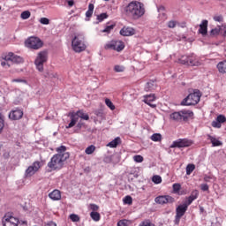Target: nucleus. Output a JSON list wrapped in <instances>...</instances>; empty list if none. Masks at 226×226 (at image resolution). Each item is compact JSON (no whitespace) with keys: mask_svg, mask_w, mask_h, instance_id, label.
<instances>
[{"mask_svg":"<svg viewBox=\"0 0 226 226\" xmlns=\"http://www.w3.org/2000/svg\"><path fill=\"white\" fill-rule=\"evenodd\" d=\"M124 13L125 17L132 20H139L146 14V8L144 4L139 1H132L124 7Z\"/></svg>","mask_w":226,"mask_h":226,"instance_id":"obj_1","label":"nucleus"},{"mask_svg":"<svg viewBox=\"0 0 226 226\" xmlns=\"http://www.w3.org/2000/svg\"><path fill=\"white\" fill-rule=\"evenodd\" d=\"M68 158H70V154H56L48 162V167L50 170H61Z\"/></svg>","mask_w":226,"mask_h":226,"instance_id":"obj_2","label":"nucleus"},{"mask_svg":"<svg viewBox=\"0 0 226 226\" xmlns=\"http://www.w3.org/2000/svg\"><path fill=\"white\" fill-rule=\"evenodd\" d=\"M11 63L20 64L21 63H24V58H22L20 56L15 55L13 52H9L3 56L1 65L7 69L11 66Z\"/></svg>","mask_w":226,"mask_h":226,"instance_id":"obj_3","label":"nucleus"},{"mask_svg":"<svg viewBox=\"0 0 226 226\" xmlns=\"http://www.w3.org/2000/svg\"><path fill=\"white\" fill-rule=\"evenodd\" d=\"M72 50L74 52H83L86 49V44L84 43V34H79L72 41Z\"/></svg>","mask_w":226,"mask_h":226,"instance_id":"obj_4","label":"nucleus"},{"mask_svg":"<svg viewBox=\"0 0 226 226\" xmlns=\"http://www.w3.org/2000/svg\"><path fill=\"white\" fill-rule=\"evenodd\" d=\"M200 91H195L194 93L190 94L187 97H185L182 102L181 105L183 106H190V105H197L199 102H200Z\"/></svg>","mask_w":226,"mask_h":226,"instance_id":"obj_5","label":"nucleus"},{"mask_svg":"<svg viewBox=\"0 0 226 226\" xmlns=\"http://www.w3.org/2000/svg\"><path fill=\"white\" fill-rule=\"evenodd\" d=\"M49 59V54L47 51H41L37 54V56L34 60V64L38 72H43V64L47 63Z\"/></svg>","mask_w":226,"mask_h":226,"instance_id":"obj_6","label":"nucleus"},{"mask_svg":"<svg viewBox=\"0 0 226 226\" xmlns=\"http://www.w3.org/2000/svg\"><path fill=\"white\" fill-rule=\"evenodd\" d=\"M2 223L4 226H24V224L20 223V220L11 215V214H5L2 219Z\"/></svg>","mask_w":226,"mask_h":226,"instance_id":"obj_7","label":"nucleus"},{"mask_svg":"<svg viewBox=\"0 0 226 226\" xmlns=\"http://www.w3.org/2000/svg\"><path fill=\"white\" fill-rule=\"evenodd\" d=\"M26 46L28 49H34V50H38V49H41L43 46V42H41V40L37 37H30L26 41Z\"/></svg>","mask_w":226,"mask_h":226,"instance_id":"obj_8","label":"nucleus"},{"mask_svg":"<svg viewBox=\"0 0 226 226\" xmlns=\"http://www.w3.org/2000/svg\"><path fill=\"white\" fill-rule=\"evenodd\" d=\"M193 144V141L188 139H178L170 145V148L174 149V147H190Z\"/></svg>","mask_w":226,"mask_h":226,"instance_id":"obj_9","label":"nucleus"},{"mask_svg":"<svg viewBox=\"0 0 226 226\" xmlns=\"http://www.w3.org/2000/svg\"><path fill=\"white\" fill-rule=\"evenodd\" d=\"M41 169V163L39 161L34 162L25 171L26 177H31L34 176L35 172H38Z\"/></svg>","mask_w":226,"mask_h":226,"instance_id":"obj_10","label":"nucleus"},{"mask_svg":"<svg viewBox=\"0 0 226 226\" xmlns=\"http://www.w3.org/2000/svg\"><path fill=\"white\" fill-rule=\"evenodd\" d=\"M154 202L156 204H174L176 202V200L172 196L165 195V196H157L154 199Z\"/></svg>","mask_w":226,"mask_h":226,"instance_id":"obj_11","label":"nucleus"},{"mask_svg":"<svg viewBox=\"0 0 226 226\" xmlns=\"http://www.w3.org/2000/svg\"><path fill=\"white\" fill-rule=\"evenodd\" d=\"M22 116H24V111H22V109H12L9 113V119H11V121H19V119H22Z\"/></svg>","mask_w":226,"mask_h":226,"instance_id":"obj_12","label":"nucleus"},{"mask_svg":"<svg viewBox=\"0 0 226 226\" xmlns=\"http://www.w3.org/2000/svg\"><path fill=\"white\" fill-rule=\"evenodd\" d=\"M143 98L144 103H147V105H149L152 109H155L156 104H153V102L156 100V96H154V94L144 95Z\"/></svg>","mask_w":226,"mask_h":226,"instance_id":"obj_13","label":"nucleus"},{"mask_svg":"<svg viewBox=\"0 0 226 226\" xmlns=\"http://www.w3.org/2000/svg\"><path fill=\"white\" fill-rule=\"evenodd\" d=\"M120 34L122 36H133V34H135V29H133V27H130V26H124L120 30Z\"/></svg>","mask_w":226,"mask_h":226,"instance_id":"obj_14","label":"nucleus"},{"mask_svg":"<svg viewBox=\"0 0 226 226\" xmlns=\"http://www.w3.org/2000/svg\"><path fill=\"white\" fill-rule=\"evenodd\" d=\"M188 211V205L185 202L181 205H179L176 209V215L178 216H185V213Z\"/></svg>","mask_w":226,"mask_h":226,"instance_id":"obj_15","label":"nucleus"},{"mask_svg":"<svg viewBox=\"0 0 226 226\" xmlns=\"http://www.w3.org/2000/svg\"><path fill=\"white\" fill-rule=\"evenodd\" d=\"M69 117H71V122L69 123L68 125H66V129L73 128L75 124L79 122V117L77 115H75V112L69 113Z\"/></svg>","mask_w":226,"mask_h":226,"instance_id":"obj_16","label":"nucleus"},{"mask_svg":"<svg viewBox=\"0 0 226 226\" xmlns=\"http://www.w3.org/2000/svg\"><path fill=\"white\" fill-rule=\"evenodd\" d=\"M196 199H199V191L193 190L191 192V195L187 198V200H185L184 203L190 206L193 202V200H196Z\"/></svg>","mask_w":226,"mask_h":226,"instance_id":"obj_17","label":"nucleus"},{"mask_svg":"<svg viewBox=\"0 0 226 226\" xmlns=\"http://www.w3.org/2000/svg\"><path fill=\"white\" fill-rule=\"evenodd\" d=\"M207 20H202L201 24L200 25L199 34L206 36L207 34Z\"/></svg>","mask_w":226,"mask_h":226,"instance_id":"obj_18","label":"nucleus"},{"mask_svg":"<svg viewBox=\"0 0 226 226\" xmlns=\"http://www.w3.org/2000/svg\"><path fill=\"white\" fill-rule=\"evenodd\" d=\"M51 200H61V192L59 190H54L49 194Z\"/></svg>","mask_w":226,"mask_h":226,"instance_id":"obj_19","label":"nucleus"},{"mask_svg":"<svg viewBox=\"0 0 226 226\" xmlns=\"http://www.w3.org/2000/svg\"><path fill=\"white\" fill-rule=\"evenodd\" d=\"M180 114H181V117H182L183 121H186V119H188V117H192V116H193V112L192 110H188V109L180 110Z\"/></svg>","mask_w":226,"mask_h":226,"instance_id":"obj_20","label":"nucleus"},{"mask_svg":"<svg viewBox=\"0 0 226 226\" xmlns=\"http://www.w3.org/2000/svg\"><path fill=\"white\" fill-rule=\"evenodd\" d=\"M200 64H202V62H200V60H199V58H197L194 56H190L189 66H200Z\"/></svg>","mask_w":226,"mask_h":226,"instance_id":"obj_21","label":"nucleus"},{"mask_svg":"<svg viewBox=\"0 0 226 226\" xmlns=\"http://www.w3.org/2000/svg\"><path fill=\"white\" fill-rule=\"evenodd\" d=\"M207 139L210 140L213 147L222 146V141L218 140L216 138H215L209 134L207 135Z\"/></svg>","mask_w":226,"mask_h":226,"instance_id":"obj_22","label":"nucleus"},{"mask_svg":"<svg viewBox=\"0 0 226 226\" xmlns=\"http://www.w3.org/2000/svg\"><path fill=\"white\" fill-rule=\"evenodd\" d=\"M121 144V138L117 137L112 141L107 144L108 147H117Z\"/></svg>","mask_w":226,"mask_h":226,"instance_id":"obj_23","label":"nucleus"},{"mask_svg":"<svg viewBox=\"0 0 226 226\" xmlns=\"http://www.w3.org/2000/svg\"><path fill=\"white\" fill-rule=\"evenodd\" d=\"M124 49V42L121 41H115V50L117 52H121Z\"/></svg>","mask_w":226,"mask_h":226,"instance_id":"obj_24","label":"nucleus"},{"mask_svg":"<svg viewBox=\"0 0 226 226\" xmlns=\"http://www.w3.org/2000/svg\"><path fill=\"white\" fill-rule=\"evenodd\" d=\"M74 114L77 115L78 119L80 117V119H84V121H89V115L84 113L82 110L74 112Z\"/></svg>","mask_w":226,"mask_h":226,"instance_id":"obj_25","label":"nucleus"},{"mask_svg":"<svg viewBox=\"0 0 226 226\" xmlns=\"http://www.w3.org/2000/svg\"><path fill=\"white\" fill-rule=\"evenodd\" d=\"M217 69L220 73H226V60L217 64Z\"/></svg>","mask_w":226,"mask_h":226,"instance_id":"obj_26","label":"nucleus"},{"mask_svg":"<svg viewBox=\"0 0 226 226\" xmlns=\"http://www.w3.org/2000/svg\"><path fill=\"white\" fill-rule=\"evenodd\" d=\"M170 119L172 121H183V118L181 117V111L178 112H173L170 115Z\"/></svg>","mask_w":226,"mask_h":226,"instance_id":"obj_27","label":"nucleus"},{"mask_svg":"<svg viewBox=\"0 0 226 226\" xmlns=\"http://www.w3.org/2000/svg\"><path fill=\"white\" fill-rule=\"evenodd\" d=\"M190 56H182L178 59V63H180V64H185V66H189V64H190Z\"/></svg>","mask_w":226,"mask_h":226,"instance_id":"obj_28","label":"nucleus"},{"mask_svg":"<svg viewBox=\"0 0 226 226\" xmlns=\"http://www.w3.org/2000/svg\"><path fill=\"white\" fill-rule=\"evenodd\" d=\"M153 89H156V83L154 81H149L145 86V91H153Z\"/></svg>","mask_w":226,"mask_h":226,"instance_id":"obj_29","label":"nucleus"},{"mask_svg":"<svg viewBox=\"0 0 226 226\" xmlns=\"http://www.w3.org/2000/svg\"><path fill=\"white\" fill-rule=\"evenodd\" d=\"M181 190V185L180 184H174L173 185V192L174 193H178V195H186V192H180Z\"/></svg>","mask_w":226,"mask_h":226,"instance_id":"obj_30","label":"nucleus"},{"mask_svg":"<svg viewBox=\"0 0 226 226\" xmlns=\"http://www.w3.org/2000/svg\"><path fill=\"white\" fill-rule=\"evenodd\" d=\"M93 11H94V4H89L88 10L86 12V17L87 19H91V17H93Z\"/></svg>","mask_w":226,"mask_h":226,"instance_id":"obj_31","label":"nucleus"},{"mask_svg":"<svg viewBox=\"0 0 226 226\" xmlns=\"http://www.w3.org/2000/svg\"><path fill=\"white\" fill-rule=\"evenodd\" d=\"M151 140H153V142H162V134L161 133H154L151 137H150Z\"/></svg>","mask_w":226,"mask_h":226,"instance_id":"obj_32","label":"nucleus"},{"mask_svg":"<svg viewBox=\"0 0 226 226\" xmlns=\"http://www.w3.org/2000/svg\"><path fill=\"white\" fill-rule=\"evenodd\" d=\"M96 151V147L94 145H90L85 149L86 154H93Z\"/></svg>","mask_w":226,"mask_h":226,"instance_id":"obj_33","label":"nucleus"},{"mask_svg":"<svg viewBox=\"0 0 226 226\" xmlns=\"http://www.w3.org/2000/svg\"><path fill=\"white\" fill-rule=\"evenodd\" d=\"M105 50H115V41L107 42L104 46Z\"/></svg>","mask_w":226,"mask_h":226,"instance_id":"obj_34","label":"nucleus"},{"mask_svg":"<svg viewBox=\"0 0 226 226\" xmlns=\"http://www.w3.org/2000/svg\"><path fill=\"white\" fill-rule=\"evenodd\" d=\"M90 216H91L92 220H94V222H100V218H101L100 213L91 212Z\"/></svg>","mask_w":226,"mask_h":226,"instance_id":"obj_35","label":"nucleus"},{"mask_svg":"<svg viewBox=\"0 0 226 226\" xmlns=\"http://www.w3.org/2000/svg\"><path fill=\"white\" fill-rule=\"evenodd\" d=\"M56 151L58 152L56 154H70V153L66 152V147L64 146H60L56 148Z\"/></svg>","mask_w":226,"mask_h":226,"instance_id":"obj_36","label":"nucleus"},{"mask_svg":"<svg viewBox=\"0 0 226 226\" xmlns=\"http://www.w3.org/2000/svg\"><path fill=\"white\" fill-rule=\"evenodd\" d=\"M105 103H106L107 107H109V109H110V110H116V106L114 105L112 101H110V99H105Z\"/></svg>","mask_w":226,"mask_h":226,"instance_id":"obj_37","label":"nucleus"},{"mask_svg":"<svg viewBox=\"0 0 226 226\" xmlns=\"http://www.w3.org/2000/svg\"><path fill=\"white\" fill-rule=\"evenodd\" d=\"M193 170H195V164H188L186 166L187 176H190V174H192V172H193Z\"/></svg>","mask_w":226,"mask_h":226,"instance_id":"obj_38","label":"nucleus"},{"mask_svg":"<svg viewBox=\"0 0 226 226\" xmlns=\"http://www.w3.org/2000/svg\"><path fill=\"white\" fill-rule=\"evenodd\" d=\"M21 19L23 20H27V19H29V17H31V11H24L21 15H20Z\"/></svg>","mask_w":226,"mask_h":226,"instance_id":"obj_39","label":"nucleus"},{"mask_svg":"<svg viewBox=\"0 0 226 226\" xmlns=\"http://www.w3.org/2000/svg\"><path fill=\"white\" fill-rule=\"evenodd\" d=\"M203 180L205 181V183H211V181H216V177H215L214 176L205 175Z\"/></svg>","mask_w":226,"mask_h":226,"instance_id":"obj_40","label":"nucleus"},{"mask_svg":"<svg viewBox=\"0 0 226 226\" xmlns=\"http://www.w3.org/2000/svg\"><path fill=\"white\" fill-rule=\"evenodd\" d=\"M123 200L124 204H128L129 206H132L133 203V199H132V196H125Z\"/></svg>","mask_w":226,"mask_h":226,"instance_id":"obj_41","label":"nucleus"},{"mask_svg":"<svg viewBox=\"0 0 226 226\" xmlns=\"http://www.w3.org/2000/svg\"><path fill=\"white\" fill-rule=\"evenodd\" d=\"M176 26H181V25L177 21H174V20H170L168 22V27H170V29H174Z\"/></svg>","mask_w":226,"mask_h":226,"instance_id":"obj_42","label":"nucleus"},{"mask_svg":"<svg viewBox=\"0 0 226 226\" xmlns=\"http://www.w3.org/2000/svg\"><path fill=\"white\" fill-rule=\"evenodd\" d=\"M152 181L155 185H160V183H162V177H160L158 175H155V176L153 177Z\"/></svg>","mask_w":226,"mask_h":226,"instance_id":"obj_43","label":"nucleus"},{"mask_svg":"<svg viewBox=\"0 0 226 226\" xmlns=\"http://www.w3.org/2000/svg\"><path fill=\"white\" fill-rule=\"evenodd\" d=\"M133 161L136 163H142V162H144V157L142 155H134L133 156Z\"/></svg>","mask_w":226,"mask_h":226,"instance_id":"obj_44","label":"nucleus"},{"mask_svg":"<svg viewBox=\"0 0 226 226\" xmlns=\"http://www.w3.org/2000/svg\"><path fill=\"white\" fill-rule=\"evenodd\" d=\"M94 114L99 117V119H103V110L102 109H96L95 111H94Z\"/></svg>","mask_w":226,"mask_h":226,"instance_id":"obj_45","label":"nucleus"},{"mask_svg":"<svg viewBox=\"0 0 226 226\" xmlns=\"http://www.w3.org/2000/svg\"><path fill=\"white\" fill-rule=\"evenodd\" d=\"M108 17H109V15H107V13H102L97 16V20L99 22H103V20H105V19H108Z\"/></svg>","mask_w":226,"mask_h":226,"instance_id":"obj_46","label":"nucleus"},{"mask_svg":"<svg viewBox=\"0 0 226 226\" xmlns=\"http://www.w3.org/2000/svg\"><path fill=\"white\" fill-rule=\"evenodd\" d=\"M114 71L117 72V73H121L124 72V66L123 65H115Z\"/></svg>","mask_w":226,"mask_h":226,"instance_id":"obj_47","label":"nucleus"},{"mask_svg":"<svg viewBox=\"0 0 226 226\" xmlns=\"http://www.w3.org/2000/svg\"><path fill=\"white\" fill-rule=\"evenodd\" d=\"M40 22L43 24V26H49L50 24V19L47 18H41Z\"/></svg>","mask_w":226,"mask_h":226,"instance_id":"obj_48","label":"nucleus"},{"mask_svg":"<svg viewBox=\"0 0 226 226\" xmlns=\"http://www.w3.org/2000/svg\"><path fill=\"white\" fill-rule=\"evenodd\" d=\"M139 226H154V223L151 222L149 220L143 221Z\"/></svg>","mask_w":226,"mask_h":226,"instance_id":"obj_49","label":"nucleus"},{"mask_svg":"<svg viewBox=\"0 0 226 226\" xmlns=\"http://www.w3.org/2000/svg\"><path fill=\"white\" fill-rule=\"evenodd\" d=\"M128 225H129V222H128V220H126V219L120 220L117 222V226H128Z\"/></svg>","mask_w":226,"mask_h":226,"instance_id":"obj_50","label":"nucleus"},{"mask_svg":"<svg viewBox=\"0 0 226 226\" xmlns=\"http://www.w3.org/2000/svg\"><path fill=\"white\" fill-rule=\"evenodd\" d=\"M4 128V119H3V115L0 113V133L3 132Z\"/></svg>","mask_w":226,"mask_h":226,"instance_id":"obj_51","label":"nucleus"},{"mask_svg":"<svg viewBox=\"0 0 226 226\" xmlns=\"http://www.w3.org/2000/svg\"><path fill=\"white\" fill-rule=\"evenodd\" d=\"M216 120L222 124V123H225L226 117L223 115H219Z\"/></svg>","mask_w":226,"mask_h":226,"instance_id":"obj_52","label":"nucleus"},{"mask_svg":"<svg viewBox=\"0 0 226 226\" xmlns=\"http://www.w3.org/2000/svg\"><path fill=\"white\" fill-rule=\"evenodd\" d=\"M70 219L72 220V222H79L80 220V218L79 217V215H75V214H72L70 215Z\"/></svg>","mask_w":226,"mask_h":226,"instance_id":"obj_53","label":"nucleus"},{"mask_svg":"<svg viewBox=\"0 0 226 226\" xmlns=\"http://www.w3.org/2000/svg\"><path fill=\"white\" fill-rule=\"evenodd\" d=\"M200 189L202 192H209V185L207 184H201Z\"/></svg>","mask_w":226,"mask_h":226,"instance_id":"obj_54","label":"nucleus"},{"mask_svg":"<svg viewBox=\"0 0 226 226\" xmlns=\"http://www.w3.org/2000/svg\"><path fill=\"white\" fill-rule=\"evenodd\" d=\"M114 29V25L107 26L105 29L102 30V33H110Z\"/></svg>","mask_w":226,"mask_h":226,"instance_id":"obj_55","label":"nucleus"},{"mask_svg":"<svg viewBox=\"0 0 226 226\" xmlns=\"http://www.w3.org/2000/svg\"><path fill=\"white\" fill-rule=\"evenodd\" d=\"M213 128H222V124L217 120L212 122Z\"/></svg>","mask_w":226,"mask_h":226,"instance_id":"obj_56","label":"nucleus"},{"mask_svg":"<svg viewBox=\"0 0 226 226\" xmlns=\"http://www.w3.org/2000/svg\"><path fill=\"white\" fill-rule=\"evenodd\" d=\"M211 34L215 35V34H221V30H220V26L217 28H214L211 30Z\"/></svg>","mask_w":226,"mask_h":226,"instance_id":"obj_57","label":"nucleus"},{"mask_svg":"<svg viewBox=\"0 0 226 226\" xmlns=\"http://www.w3.org/2000/svg\"><path fill=\"white\" fill-rule=\"evenodd\" d=\"M90 209L93 212H96V211H98V209H100V207H98V205H96V204H90Z\"/></svg>","mask_w":226,"mask_h":226,"instance_id":"obj_58","label":"nucleus"},{"mask_svg":"<svg viewBox=\"0 0 226 226\" xmlns=\"http://www.w3.org/2000/svg\"><path fill=\"white\" fill-rule=\"evenodd\" d=\"M220 31H221L220 34H222V36H226V25L220 26Z\"/></svg>","mask_w":226,"mask_h":226,"instance_id":"obj_59","label":"nucleus"},{"mask_svg":"<svg viewBox=\"0 0 226 226\" xmlns=\"http://www.w3.org/2000/svg\"><path fill=\"white\" fill-rule=\"evenodd\" d=\"M45 77H48L49 79H56L57 77V74H56L54 72H49V73L46 74Z\"/></svg>","mask_w":226,"mask_h":226,"instance_id":"obj_60","label":"nucleus"},{"mask_svg":"<svg viewBox=\"0 0 226 226\" xmlns=\"http://www.w3.org/2000/svg\"><path fill=\"white\" fill-rule=\"evenodd\" d=\"M181 218H183L181 215H176V216H175V223H176V225H179V222H181Z\"/></svg>","mask_w":226,"mask_h":226,"instance_id":"obj_61","label":"nucleus"},{"mask_svg":"<svg viewBox=\"0 0 226 226\" xmlns=\"http://www.w3.org/2000/svg\"><path fill=\"white\" fill-rule=\"evenodd\" d=\"M11 82H19V83L26 84V80L22 79H11Z\"/></svg>","mask_w":226,"mask_h":226,"instance_id":"obj_62","label":"nucleus"},{"mask_svg":"<svg viewBox=\"0 0 226 226\" xmlns=\"http://www.w3.org/2000/svg\"><path fill=\"white\" fill-rule=\"evenodd\" d=\"M214 20H215V22H222V16H215L214 17Z\"/></svg>","mask_w":226,"mask_h":226,"instance_id":"obj_63","label":"nucleus"},{"mask_svg":"<svg viewBox=\"0 0 226 226\" xmlns=\"http://www.w3.org/2000/svg\"><path fill=\"white\" fill-rule=\"evenodd\" d=\"M46 226H57V224H56V222H50L47 223Z\"/></svg>","mask_w":226,"mask_h":226,"instance_id":"obj_64","label":"nucleus"}]
</instances>
